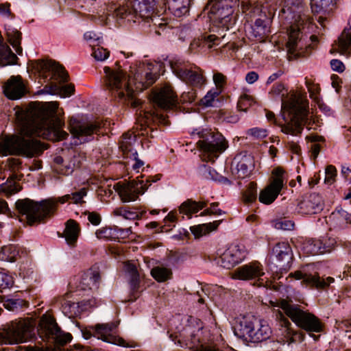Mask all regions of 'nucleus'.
Segmentation results:
<instances>
[{
  "label": "nucleus",
  "instance_id": "obj_1",
  "mask_svg": "<svg viewBox=\"0 0 351 351\" xmlns=\"http://www.w3.org/2000/svg\"><path fill=\"white\" fill-rule=\"evenodd\" d=\"M59 114L58 104L56 101L38 104L23 112L18 116L19 132L0 141V154L34 158L47 149L36 137L53 141L65 139L69 134L62 128L64 122Z\"/></svg>",
  "mask_w": 351,
  "mask_h": 351
},
{
  "label": "nucleus",
  "instance_id": "obj_2",
  "mask_svg": "<svg viewBox=\"0 0 351 351\" xmlns=\"http://www.w3.org/2000/svg\"><path fill=\"white\" fill-rule=\"evenodd\" d=\"M104 71L105 84L112 94L120 99H125L127 97L132 100L133 90L130 88L128 82L130 75H127L126 73L120 69L115 70L105 66ZM130 72L136 85V88L141 90L152 85L158 77L157 69H154V65L152 63L139 65L134 71L130 66Z\"/></svg>",
  "mask_w": 351,
  "mask_h": 351
},
{
  "label": "nucleus",
  "instance_id": "obj_3",
  "mask_svg": "<svg viewBox=\"0 0 351 351\" xmlns=\"http://www.w3.org/2000/svg\"><path fill=\"white\" fill-rule=\"evenodd\" d=\"M282 309L283 313L278 311L276 313V319L279 320L282 328V335L284 337L282 341L290 344L298 341H302V334L293 331L291 328V323L285 316L284 313L300 328L308 332L314 340L317 341L320 335H314V332H321L323 330V324L319 319L313 314L304 311L300 308V306L293 304L292 301L281 300L277 305Z\"/></svg>",
  "mask_w": 351,
  "mask_h": 351
},
{
  "label": "nucleus",
  "instance_id": "obj_4",
  "mask_svg": "<svg viewBox=\"0 0 351 351\" xmlns=\"http://www.w3.org/2000/svg\"><path fill=\"white\" fill-rule=\"evenodd\" d=\"M308 8L302 0H285L278 17L288 32L287 52L293 58L300 56L302 49V30L311 25Z\"/></svg>",
  "mask_w": 351,
  "mask_h": 351
},
{
  "label": "nucleus",
  "instance_id": "obj_5",
  "mask_svg": "<svg viewBox=\"0 0 351 351\" xmlns=\"http://www.w3.org/2000/svg\"><path fill=\"white\" fill-rule=\"evenodd\" d=\"M86 194V189L82 188L71 194L58 198L43 199L39 202L28 198L18 199L15 203V208L21 217V221H25L29 225L32 226L52 215L56 210L58 203L64 204L69 202L81 204L84 202L83 198Z\"/></svg>",
  "mask_w": 351,
  "mask_h": 351
},
{
  "label": "nucleus",
  "instance_id": "obj_6",
  "mask_svg": "<svg viewBox=\"0 0 351 351\" xmlns=\"http://www.w3.org/2000/svg\"><path fill=\"white\" fill-rule=\"evenodd\" d=\"M35 69L41 75L47 77V73H51L49 83L46 84L41 93L51 95H58L62 97L70 96L74 91V86L71 84L61 85L67 82L69 75L64 68L54 61H45L38 60L35 62Z\"/></svg>",
  "mask_w": 351,
  "mask_h": 351
},
{
  "label": "nucleus",
  "instance_id": "obj_7",
  "mask_svg": "<svg viewBox=\"0 0 351 351\" xmlns=\"http://www.w3.org/2000/svg\"><path fill=\"white\" fill-rule=\"evenodd\" d=\"M156 124L167 125L169 123L162 114L145 112L144 115L138 120L136 125L137 134L130 132L123 134L120 141V149L125 157L136 151L133 149V145L136 141L137 135L154 138L158 134V131L156 128Z\"/></svg>",
  "mask_w": 351,
  "mask_h": 351
},
{
  "label": "nucleus",
  "instance_id": "obj_8",
  "mask_svg": "<svg viewBox=\"0 0 351 351\" xmlns=\"http://www.w3.org/2000/svg\"><path fill=\"white\" fill-rule=\"evenodd\" d=\"M308 102L295 96L288 101H282V110L287 113L289 122L281 125V131L287 134L298 136L303 130L304 125L308 124Z\"/></svg>",
  "mask_w": 351,
  "mask_h": 351
},
{
  "label": "nucleus",
  "instance_id": "obj_9",
  "mask_svg": "<svg viewBox=\"0 0 351 351\" xmlns=\"http://www.w3.org/2000/svg\"><path fill=\"white\" fill-rule=\"evenodd\" d=\"M191 134L199 138L197 145L201 152L202 160L214 162L228 147V142L223 135L210 129H195Z\"/></svg>",
  "mask_w": 351,
  "mask_h": 351
},
{
  "label": "nucleus",
  "instance_id": "obj_10",
  "mask_svg": "<svg viewBox=\"0 0 351 351\" xmlns=\"http://www.w3.org/2000/svg\"><path fill=\"white\" fill-rule=\"evenodd\" d=\"M37 332L41 340L45 342V347L42 349L46 351H58L71 340L69 333H64L58 326L56 320L48 315H43L40 318Z\"/></svg>",
  "mask_w": 351,
  "mask_h": 351
},
{
  "label": "nucleus",
  "instance_id": "obj_11",
  "mask_svg": "<svg viewBox=\"0 0 351 351\" xmlns=\"http://www.w3.org/2000/svg\"><path fill=\"white\" fill-rule=\"evenodd\" d=\"M154 5L153 0H130L125 5L116 10V15L121 19H128V21L133 20V16H139L145 19L150 18L154 25L158 27V29H156V33L160 34V29L163 30L167 24L162 22V19L152 17Z\"/></svg>",
  "mask_w": 351,
  "mask_h": 351
},
{
  "label": "nucleus",
  "instance_id": "obj_12",
  "mask_svg": "<svg viewBox=\"0 0 351 351\" xmlns=\"http://www.w3.org/2000/svg\"><path fill=\"white\" fill-rule=\"evenodd\" d=\"M36 322L26 318L12 322L0 330V346L27 341L34 335Z\"/></svg>",
  "mask_w": 351,
  "mask_h": 351
},
{
  "label": "nucleus",
  "instance_id": "obj_13",
  "mask_svg": "<svg viewBox=\"0 0 351 351\" xmlns=\"http://www.w3.org/2000/svg\"><path fill=\"white\" fill-rule=\"evenodd\" d=\"M237 2V0H215L208 3L209 18L215 26L226 31L234 24L232 14Z\"/></svg>",
  "mask_w": 351,
  "mask_h": 351
},
{
  "label": "nucleus",
  "instance_id": "obj_14",
  "mask_svg": "<svg viewBox=\"0 0 351 351\" xmlns=\"http://www.w3.org/2000/svg\"><path fill=\"white\" fill-rule=\"evenodd\" d=\"M169 64L173 74L186 84L195 87L204 84L203 71L197 66L178 58L171 59Z\"/></svg>",
  "mask_w": 351,
  "mask_h": 351
},
{
  "label": "nucleus",
  "instance_id": "obj_15",
  "mask_svg": "<svg viewBox=\"0 0 351 351\" xmlns=\"http://www.w3.org/2000/svg\"><path fill=\"white\" fill-rule=\"evenodd\" d=\"M272 180L266 187L260 191L258 199L266 205L271 204L278 197L281 190L286 184L285 171L281 167H277L272 171Z\"/></svg>",
  "mask_w": 351,
  "mask_h": 351
},
{
  "label": "nucleus",
  "instance_id": "obj_16",
  "mask_svg": "<svg viewBox=\"0 0 351 351\" xmlns=\"http://www.w3.org/2000/svg\"><path fill=\"white\" fill-rule=\"evenodd\" d=\"M160 179V175L149 176L144 180H138L130 184L122 186L119 189V195L123 202L135 201L140 194H143L151 185L152 182H155Z\"/></svg>",
  "mask_w": 351,
  "mask_h": 351
},
{
  "label": "nucleus",
  "instance_id": "obj_17",
  "mask_svg": "<svg viewBox=\"0 0 351 351\" xmlns=\"http://www.w3.org/2000/svg\"><path fill=\"white\" fill-rule=\"evenodd\" d=\"M311 267L310 265H306L300 270L289 274V276L294 278L295 280H302V284L315 287L317 289H325L335 282V279L332 277L324 278H321L318 274L313 275L309 273Z\"/></svg>",
  "mask_w": 351,
  "mask_h": 351
},
{
  "label": "nucleus",
  "instance_id": "obj_18",
  "mask_svg": "<svg viewBox=\"0 0 351 351\" xmlns=\"http://www.w3.org/2000/svg\"><path fill=\"white\" fill-rule=\"evenodd\" d=\"M118 324L119 322L97 324L94 326L95 336L104 341L124 347L128 346L124 339L116 335Z\"/></svg>",
  "mask_w": 351,
  "mask_h": 351
},
{
  "label": "nucleus",
  "instance_id": "obj_19",
  "mask_svg": "<svg viewBox=\"0 0 351 351\" xmlns=\"http://www.w3.org/2000/svg\"><path fill=\"white\" fill-rule=\"evenodd\" d=\"M246 254L247 252L243 245H232L221 256L218 263L220 261V265L222 267L228 269H231L244 260Z\"/></svg>",
  "mask_w": 351,
  "mask_h": 351
},
{
  "label": "nucleus",
  "instance_id": "obj_20",
  "mask_svg": "<svg viewBox=\"0 0 351 351\" xmlns=\"http://www.w3.org/2000/svg\"><path fill=\"white\" fill-rule=\"evenodd\" d=\"M324 200L322 197L315 193L306 195L298 204L297 210L302 215L316 214L324 208Z\"/></svg>",
  "mask_w": 351,
  "mask_h": 351
},
{
  "label": "nucleus",
  "instance_id": "obj_21",
  "mask_svg": "<svg viewBox=\"0 0 351 351\" xmlns=\"http://www.w3.org/2000/svg\"><path fill=\"white\" fill-rule=\"evenodd\" d=\"M264 274L263 265L258 261H253L235 269L232 277L242 280H250L260 279Z\"/></svg>",
  "mask_w": 351,
  "mask_h": 351
},
{
  "label": "nucleus",
  "instance_id": "obj_22",
  "mask_svg": "<svg viewBox=\"0 0 351 351\" xmlns=\"http://www.w3.org/2000/svg\"><path fill=\"white\" fill-rule=\"evenodd\" d=\"M100 128L99 122L89 123H71L70 132L74 137L77 138L80 142H86L90 139L94 134H97Z\"/></svg>",
  "mask_w": 351,
  "mask_h": 351
},
{
  "label": "nucleus",
  "instance_id": "obj_23",
  "mask_svg": "<svg viewBox=\"0 0 351 351\" xmlns=\"http://www.w3.org/2000/svg\"><path fill=\"white\" fill-rule=\"evenodd\" d=\"M3 93L10 99L21 98L26 93V87L20 75L11 76L3 86Z\"/></svg>",
  "mask_w": 351,
  "mask_h": 351
},
{
  "label": "nucleus",
  "instance_id": "obj_24",
  "mask_svg": "<svg viewBox=\"0 0 351 351\" xmlns=\"http://www.w3.org/2000/svg\"><path fill=\"white\" fill-rule=\"evenodd\" d=\"M232 164L236 166L232 171L238 178H243L250 174L254 169V159L250 155H237L234 157Z\"/></svg>",
  "mask_w": 351,
  "mask_h": 351
},
{
  "label": "nucleus",
  "instance_id": "obj_25",
  "mask_svg": "<svg viewBox=\"0 0 351 351\" xmlns=\"http://www.w3.org/2000/svg\"><path fill=\"white\" fill-rule=\"evenodd\" d=\"M153 101L161 109H171L176 106L175 96L169 86H164L153 95Z\"/></svg>",
  "mask_w": 351,
  "mask_h": 351
},
{
  "label": "nucleus",
  "instance_id": "obj_26",
  "mask_svg": "<svg viewBox=\"0 0 351 351\" xmlns=\"http://www.w3.org/2000/svg\"><path fill=\"white\" fill-rule=\"evenodd\" d=\"M100 280L101 276L99 268L94 266L83 274L77 288L81 290L97 289Z\"/></svg>",
  "mask_w": 351,
  "mask_h": 351
},
{
  "label": "nucleus",
  "instance_id": "obj_27",
  "mask_svg": "<svg viewBox=\"0 0 351 351\" xmlns=\"http://www.w3.org/2000/svg\"><path fill=\"white\" fill-rule=\"evenodd\" d=\"M254 317H243L234 328V332L239 338L249 341L254 329Z\"/></svg>",
  "mask_w": 351,
  "mask_h": 351
},
{
  "label": "nucleus",
  "instance_id": "obj_28",
  "mask_svg": "<svg viewBox=\"0 0 351 351\" xmlns=\"http://www.w3.org/2000/svg\"><path fill=\"white\" fill-rule=\"evenodd\" d=\"M271 333V328L267 322L256 318L250 341L256 343L265 341L270 337Z\"/></svg>",
  "mask_w": 351,
  "mask_h": 351
},
{
  "label": "nucleus",
  "instance_id": "obj_29",
  "mask_svg": "<svg viewBox=\"0 0 351 351\" xmlns=\"http://www.w3.org/2000/svg\"><path fill=\"white\" fill-rule=\"evenodd\" d=\"M207 205L206 201H195L192 199H188L181 204L179 207V213L186 215L189 219L192 215L197 213L199 210L204 208Z\"/></svg>",
  "mask_w": 351,
  "mask_h": 351
},
{
  "label": "nucleus",
  "instance_id": "obj_30",
  "mask_svg": "<svg viewBox=\"0 0 351 351\" xmlns=\"http://www.w3.org/2000/svg\"><path fill=\"white\" fill-rule=\"evenodd\" d=\"M191 0H167L169 10L176 17H181L189 11Z\"/></svg>",
  "mask_w": 351,
  "mask_h": 351
},
{
  "label": "nucleus",
  "instance_id": "obj_31",
  "mask_svg": "<svg viewBox=\"0 0 351 351\" xmlns=\"http://www.w3.org/2000/svg\"><path fill=\"white\" fill-rule=\"evenodd\" d=\"M80 231L79 225L75 221L69 219L66 221L64 236L69 245H74L76 243Z\"/></svg>",
  "mask_w": 351,
  "mask_h": 351
},
{
  "label": "nucleus",
  "instance_id": "obj_32",
  "mask_svg": "<svg viewBox=\"0 0 351 351\" xmlns=\"http://www.w3.org/2000/svg\"><path fill=\"white\" fill-rule=\"evenodd\" d=\"M272 255L279 262L289 263L291 259V249L287 243H279L272 249Z\"/></svg>",
  "mask_w": 351,
  "mask_h": 351
},
{
  "label": "nucleus",
  "instance_id": "obj_33",
  "mask_svg": "<svg viewBox=\"0 0 351 351\" xmlns=\"http://www.w3.org/2000/svg\"><path fill=\"white\" fill-rule=\"evenodd\" d=\"M337 51L341 54L351 56V32L345 29L338 38Z\"/></svg>",
  "mask_w": 351,
  "mask_h": 351
},
{
  "label": "nucleus",
  "instance_id": "obj_34",
  "mask_svg": "<svg viewBox=\"0 0 351 351\" xmlns=\"http://www.w3.org/2000/svg\"><path fill=\"white\" fill-rule=\"evenodd\" d=\"M18 58L6 44L0 41V64L1 66L16 64Z\"/></svg>",
  "mask_w": 351,
  "mask_h": 351
},
{
  "label": "nucleus",
  "instance_id": "obj_35",
  "mask_svg": "<svg viewBox=\"0 0 351 351\" xmlns=\"http://www.w3.org/2000/svg\"><path fill=\"white\" fill-rule=\"evenodd\" d=\"M5 32L8 40L12 47L15 49L16 52L21 55L22 53V47H21V33L16 29L12 28L10 26L5 25Z\"/></svg>",
  "mask_w": 351,
  "mask_h": 351
},
{
  "label": "nucleus",
  "instance_id": "obj_36",
  "mask_svg": "<svg viewBox=\"0 0 351 351\" xmlns=\"http://www.w3.org/2000/svg\"><path fill=\"white\" fill-rule=\"evenodd\" d=\"M221 220L215 221L213 222L203 223L198 226H191V231L196 237H199L215 230L221 223Z\"/></svg>",
  "mask_w": 351,
  "mask_h": 351
},
{
  "label": "nucleus",
  "instance_id": "obj_37",
  "mask_svg": "<svg viewBox=\"0 0 351 351\" xmlns=\"http://www.w3.org/2000/svg\"><path fill=\"white\" fill-rule=\"evenodd\" d=\"M322 243L320 239H309L303 243V250L306 254L316 255L323 254L322 250Z\"/></svg>",
  "mask_w": 351,
  "mask_h": 351
},
{
  "label": "nucleus",
  "instance_id": "obj_38",
  "mask_svg": "<svg viewBox=\"0 0 351 351\" xmlns=\"http://www.w3.org/2000/svg\"><path fill=\"white\" fill-rule=\"evenodd\" d=\"M252 29L254 36L258 40L263 39L269 32L268 21L261 19L256 20Z\"/></svg>",
  "mask_w": 351,
  "mask_h": 351
},
{
  "label": "nucleus",
  "instance_id": "obj_39",
  "mask_svg": "<svg viewBox=\"0 0 351 351\" xmlns=\"http://www.w3.org/2000/svg\"><path fill=\"white\" fill-rule=\"evenodd\" d=\"M19 256L17 247L13 245H6L1 247L0 258L5 261L14 262Z\"/></svg>",
  "mask_w": 351,
  "mask_h": 351
},
{
  "label": "nucleus",
  "instance_id": "obj_40",
  "mask_svg": "<svg viewBox=\"0 0 351 351\" xmlns=\"http://www.w3.org/2000/svg\"><path fill=\"white\" fill-rule=\"evenodd\" d=\"M257 198V185L255 182H251L246 186V189L242 192V199L245 204H252Z\"/></svg>",
  "mask_w": 351,
  "mask_h": 351
},
{
  "label": "nucleus",
  "instance_id": "obj_41",
  "mask_svg": "<svg viewBox=\"0 0 351 351\" xmlns=\"http://www.w3.org/2000/svg\"><path fill=\"white\" fill-rule=\"evenodd\" d=\"M333 5V0H311L312 12L316 13L326 12Z\"/></svg>",
  "mask_w": 351,
  "mask_h": 351
},
{
  "label": "nucleus",
  "instance_id": "obj_42",
  "mask_svg": "<svg viewBox=\"0 0 351 351\" xmlns=\"http://www.w3.org/2000/svg\"><path fill=\"white\" fill-rule=\"evenodd\" d=\"M152 277L158 282H165L171 278V270L162 267H155L151 270Z\"/></svg>",
  "mask_w": 351,
  "mask_h": 351
},
{
  "label": "nucleus",
  "instance_id": "obj_43",
  "mask_svg": "<svg viewBox=\"0 0 351 351\" xmlns=\"http://www.w3.org/2000/svg\"><path fill=\"white\" fill-rule=\"evenodd\" d=\"M125 270L131 276L130 286L132 290L134 292L138 287L139 274L136 267L132 263H127L125 265Z\"/></svg>",
  "mask_w": 351,
  "mask_h": 351
},
{
  "label": "nucleus",
  "instance_id": "obj_44",
  "mask_svg": "<svg viewBox=\"0 0 351 351\" xmlns=\"http://www.w3.org/2000/svg\"><path fill=\"white\" fill-rule=\"evenodd\" d=\"M13 284V278L6 273L4 269L0 268V291L10 289Z\"/></svg>",
  "mask_w": 351,
  "mask_h": 351
},
{
  "label": "nucleus",
  "instance_id": "obj_45",
  "mask_svg": "<svg viewBox=\"0 0 351 351\" xmlns=\"http://www.w3.org/2000/svg\"><path fill=\"white\" fill-rule=\"evenodd\" d=\"M199 173L206 180H219V176L218 173L214 169L207 165H202L200 166Z\"/></svg>",
  "mask_w": 351,
  "mask_h": 351
},
{
  "label": "nucleus",
  "instance_id": "obj_46",
  "mask_svg": "<svg viewBox=\"0 0 351 351\" xmlns=\"http://www.w3.org/2000/svg\"><path fill=\"white\" fill-rule=\"evenodd\" d=\"M26 302L19 298H10L4 302L3 306L9 311H15L22 308L25 306Z\"/></svg>",
  "mask_w": 351,
  "mask_h": 351
},
{
  "label": "nucleus",
  "instance_id": "obj_47",
  "mask_svg": "<svg viewBox=\"0 0 351 351\" xmlns=\"http://www.w3.org/2000/svg\"><path fill=\"white\" fill-rule=\"evenodd\" d=\"M95 234L96 237L99 239H104L112 240L117 238L114 229L108 227H105L97 230L95 232Z\"/></svg>",
  "mask_w": 351,
  "mask_h": 351
},
{
  "label": "nucleus",
  "instance_id": "obj_48",
  "mask_svg": "<svg viewBox=\"0 0 351 351\" xmlns=\"http://www.w3.org/2000/svg\"><path fill=\"white\" fill-rule=\"evenodd\" d=\"M253 103V98L245 93L240 96L237 103V108L240 111L247 112Z\"/></svg>",
  "mask_w": 351,
  "mask_h": 351
},
{
  "label": "nucleus",
  "instance_id": "obj_49",
  "mask_svg": "<svg viewBox=\"0 0 351 351\" xmlns=\"http://www.w3.org/2000/svg\"><path fill=\"white\" fill-rule=\"evenodd\" d=\"M305 80V84L309 92L311 98L314 99L315 101H318L319 99V95L320 91L319 84H315L311 80L307 78Z\"/></svg>",
  "mask_w": 351,
  "mask_h": 351
},
{
  "label": "nucleus",
  "instance_id": "obj_50",
  "mask_svg": "<svg viewBox=\"0 0 351 351\" xmlns=\"http://www.w3.org/2000/svg\"><path fill=\"white\" fill-rule=\"evenodd\" d=\"M92 56L96 60L104 61L107 59L110 55V51L102 47L97 46L92 48Z\"/></svg>",
  "mask_w": 351,
  "mask_h": 351
},
{
  "label": "nucleus",
  "instance_id": "obj_51",
  "mask_svg": "<svg viewBox=\"0 0 351 351\" xmlns=\"http://www.w3.org/2000/svg\"><path fill=\"white\" fill-rule=\"evenodd\" d=\"M220 90H210L207 93V94L201 99V104L206 107L212 106L213 103L215 101V99L219 96L220 94Z\"/></svg>",
  "mask_w": 351,
  "mask_h": 351
},
{
  "label": "nucleus",
  "instance_id": "obj_52",
  "mask_svg": "<svg viewBox=\"0 0 351 351\" xmlns=\"http://www.w3.org/2000/svg\"><path fill=\"white\" fill-rule=\"evenodd\" d=\"M84 38L89 43L92 48L99 45L101 39L99 36L92 31L86 32L84 34Z\"/></svg>",
  "mask_w": 351,
  "mask_h": 351
},
{
  "label": "nucleus",
  "instance_id": "obj_53",
  "mask_svg": "<svg viewBox=\"0 0 351 351\" xmlns=\"http://www.w3.org/2000/svg\"><path fill=\"white\" fill-rule=\"evenodd\" d=\"M322 243V253L330 252L335 246L337 241L335 238L327 237L320 239Z\"/></svg>",
  "mask_w": 351,
  "mask_h": 351
},
{
  "label": "nucleus",
  "instance_id": "obj_54",
  "mask_svg": "<svg viewBox=\"0 0 351 351\" xmlns=\"http://www.w3.org/2000/svg\"><path fill=\"white\" fill-rule=\"evenodd\" d=\"M62 311L64 313H70L69 316L76 314V310L79 308V303L72 302L66 300L62 304Z\"/></svg>",
  "mask_w": 351,
  "mask_h": 351
},
{
  "label": "nucleus",
  "instance_id": "obj_55",
  "mask_svg": "<svg viewBox=\"0 0 351 351\" xmlns=\"http://www.w3.org/2000/svg\"><path fill=\"white\" fill-rule=\"evenodd\" d=\"M213 82L216 86V90L221 91L226 83V77L219 72H216L213 75Z\"/></svg>",
  "mask_w": 351,
  "mask_h": 351
},
{
  "label": "nucleus",
  "instance_id": "obj_56",
  "mask_svg": "<svg viewBox=\"0 0 351 351\" xmlns=\"http://www.w3.org/2000/svg\"><path fill=\"white\" fill-rule=\"evenodd\" d=\"M337 328L345 332V337L351 340V323L348 320L337 322Z\"/></svg>",
  "mask_w": 351,
  "mask_h": 351
},
{
  "label": "nucleus",
  "instance_id": "obj_57",
  "mask_svg": "<svg viewBox=\"0 0 351 351\" xmlns=\"http://www.w3.org/2000/svg\"><path fill=\"white\" fill-rule=\"evenodd\" d=\"M247 134L256 138H263L267 136V130L260 128H253L247 131Z\"/></svg>",
  "mask_w": 351,
  "mask_h": 351
},
{
  "label": "nucleus",
  "instance_id": "obj_58",
  "mask_svg": "<svg viewBox=\"0 0 351 351\" xmlns=\"http://www.w3.org/2000/svg\"><path fill=\"white\" fill-rule=\"evenodd\" d=\"M10 3H1L0 4V14L8 19H13L14 18V14L10 10Z\"/></svg>",
  "mask_w": 351,
  "mask_h": 351
},
{
  "label": "nucleus",
  "instance_id": "obj_59",
  "mask_svg": "<svg viewBox=\"0 0 351 351\" xmlns=\"http://www.w3.org/2000/svg\"><path fill=\"white\" fill-rule=\"evenodd\" d=\"M337 175V169L332 165L327 166L326 169V178L325 182L332 184L334 181L335 177Z\"/></svg>",
  "mask_w": 351,
  "mask_h": 351
},
{
  "label": "nucleus",
  "instance_id": "obj_60",
  "mask_svg": "<svg viewBox=\"0 0 351 351\" xmlns=\"http://www.w3.org/2000/svg\"><path fill=\"white\" fill-rule=\"evenodd\" d=\"M197 97L195 90L191 89L187 92H184L181 95V101L183 103H192L195 101Z\"/></svg>",
  "mask_w": 351,
  "mask_h": 351
},
{
  "label": "nucleus",
  "instance_id": "obj_61",
  "mask_svg": "<svg viewBox=\"0 0 351 351\" xmlns=\"http://www.w3.org/2000/svg\"><path fill=\"white\" fill-rule=\"evenodd\" d=\"M126 157L132 158L134 160V163L132 165V168L136 172H138L140 168H141L144 165V162L138 158V153L136 151H134V152H132V154Z\"/></svg>",
  "mask_w": 351,
  "mask_h": 351
},
{
  "label": "nucleus",
  "instance_id": "obj_62",
  "mask_svg": "<svg viewBox=\"0 0 351 351\" xmlns=\"http://www.w3.org/2000/svg\"><path fill=\"white\" fill-rule=\"evenodd\" d=\"M294 226V223L289 220L282 219L277 221L275 224V227L277 229H280L283 230H290L293 229Z\"/></svg>",
  "mask_w": 351,
  "mask_h": 351
},
{
  "label": "nucleus",
  "instance_id": "obj_63",
  "mask_svg": "<svg viewBox=\"0 0 351 351\" xmlns=\"http://www.w3.org/2000/svg\"><path fill=\"white\" fill-rule=\"evenodd\" d=\"M88 216V220L94 226H97L100 223L101 221V217L100 215L96 212H89L87 211L85 213Z\"/></svg>",
  "mask_w": 351,
  "mask_h": 351
},
{
  "label": "nucleus",
  "instance_id": "obj_64",
  "mask_svg": "<svg viewBox=\"0 0 351 351\" xmlns=\"http://www.w3.org/2000/svg\"><path fill=\"white\" fill-rule=\"evenodd\" d=\"M220 38L215 35L211 34L205 36L204 37V43L208 45V47L211 48L214 45H219Z\"/></svg>",
  "mask_w": 351,
  "mask_h": 351
}]
</instances>
